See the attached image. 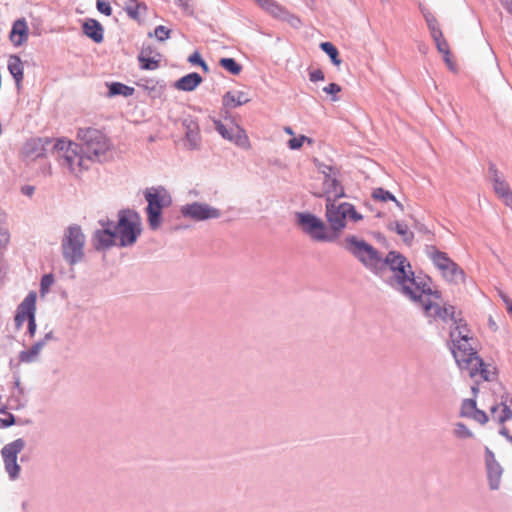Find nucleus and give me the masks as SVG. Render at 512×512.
Returning <instances> with one entry per match:
<instances>
[{
	"label": "nucleus",
	"mask_w": 512,
	"mask_h": 512,
	"mask_svg": "<svg viewBox=\"0 0 512 512\" xmlns=\"http://www.w3.org/2000/svg\"><path fill=\"white\" fill-rule=\"evenodd\" d=\"M385 268H389L393 273L400 291L412 301L418 302L426 316L436 315L446 318L447 315H451L453 309L451 307L440 309V293L433 291L420 278L415 277L410 263L404 256L394 251L389 252L383 258L381 271Z\"/></svg>",
	"instance_id": "obj_1"
},
{
	"label": "nucleus",
	"mask_w": 512,
	"mask_h": 512,
	"mask_svg": "<svg viewBox=\"0 0 512 512\" xmlns=\"http://www.w3.org/2000/svg\"><path fill=\"white\" fill-rule=\"evenodd\" d=\"M57 159L62 168L67 169L72 175L80 176L89 169L90 160L87 155L79 151L78 144L67 139H58L54 145Z\"/></svg>",
	"instance_id": "obj_2"
},
{
	"label": "nucleus",
	"mask_w": 512,
	"mask_h": 512,
	"mask_svg": "<svg viewBox=\"0 0 512 512\" xmlns=\"http://www.w3.org/2000/svg\"><path fill=\"white\" fill-rule=\"evenodd\" d=\"M471 340H454L452 341V353L462 370H466L470 377L480 376L484 380H488V372L484 368L482 359L477 355L470 343Z\"/></svg>",
	"instance_id": "obj_3"
},
{
	"label": "nucleus",
	"mask_w": 512,
	"mask_h": 512,
	"mask_svg": "<svg viewBox=\"0 0 512 512\" xmlns=\"http://www.w3.org/2000/svg\"><path fill=\"white\" fill-rule=\"evenodd\" d=\"M77 139L80 141L85 154L90 161H100L111 149L109 138L96 128H79Z\"/></svg>",
	"instance_id": "obj_4"
},
{
	"label": "nucleus",
	"mask_w": 512,
	"mask_h": 512,
	"mask_svg": "<svg viewBox=\"0 0 512 512\" xmlns=\"http://www.w3.org/2000/svg\"><path fill=\"white\" fill-rule=\"evenodd\" d=\"M345 247L367 268L373 270L376 273L381 272V264L383 263V258L372 245L368 244L364 240L358 239L355 236H351L345 239Z\"/></svg>",
	"instance_id": "obj_5"
},
{
	"label": "nucleus",
	"mask_w": 512,
	"mask_h": 512,
	"mask_svg": "<svg viewBox=\"0 0 512 512\" xmlns=\"http://www.w3.org/2000/svg\"><path fill=\"white\" fill-rule=\"evenodd\" d=\"M85 235L78 225L69 226L62 238L61 247L64 259L71 265L84 257Z\"/></svg>",
	"instance_id": "obj_6"
},
{
	"label": "nucleus",
	"mask_w": 512,
	"mask_h": 512,
	"mask_svg": "<svg viewBox=\"0 0 512 512\" xmlns=\"http://www.w3.org/2000/svg\"><path fill=\"white\" fill-rule=\"evenodd\" d=\"M148 206L146 208L148 223L152 229L159 228L161 224L162 209L171 205V197L163 187H151L144 192Z\"/></svg>",
	"instance_id": "obj_7"
},
{
	"label": "nucleus",
	"mask_w": 512,
	"mask_h": 512,
	"mask_svg": "<svg viewBox=\"0 0 512 512\" xmlns=\"http://www.w3.org/2000/svg\"><path fill=\"white\" fill-rule=\"evenodd\" d=\"M114 231L120 246L134 244L141 233L140 216L130 210L120 212L118 225Z\"/></svg>",
	"instance_id": "obj_8"
},
{
	"label": "nucleus",
	"mask_w": 512,
	"mask_h": 512,
	"mask_svg": "<svg viewBox=\"0 0 512 512\" xmlns=\"http://www.w3.org/2000/svg\"><path fill=\"white\" fill-rule=\"evenodd\" d=\"M326 218L332 230L341 231L346 226L347 218L357 221L361 216L350 203H326Z\"/></svg>",
	"instance_id": "obj_9"
},
{
	"label": "nucleus",
	"mask_w": 512,
	"mask_h": 512,
	"mask_svg": "<svg viewBox=\"0 0 512 512\" xmlns=\"http://www.w3.org/2000/svg\"><path fill=\"white\" fill-rule=\"evenodd\" d=\"M297 222L302 230L316 241H332L323 221L310 213H298Z\"/></svg>",
	"instance_id": "obj_10"
},
{
	"label": "nucleus",
	"mask_w": 512,
	"mask_h": 512,
	"mask_svg": "<svg viewBox=\"0 0 512 512\" xmlns=\"http://www.w3.org/2000/svg\"><path fill=\"white\" fill-rule=\"evenodd\" d=\"M488 178L492 183L494 193L507 207L512 209V190L503 173L497 166L490 162L488 166Z\"/></svg>",
	"instance_id": "obj_11"
},
{
	"label": "nucleus",
	"mask_w": 512,
	"mask_h": 512,
	"mask_svg": "<svg viewBox=\"0 0 512 512\" xmlns=\"http://www.w3.org/2000/svg\"><path fill=\"white\" fill-rule=\"evenodd\" d=\"M216 131L226 140L233 142L235 145L242 149H250L251 143L245 130L235 124L225 125L220 120H214Z\"/></svg>",
	"instance_id": "obj_12"
},
{
	"label": "nucleus",
	"mask_w": 512,
	"mask_h": 512,
	"mask_svg": "<svg viewBox=\"0 0 512 512\" xmlns=\"http://www.w3.org/2000/svg\"><path fill=\"white\" fill-rule=\"evenodd\" d=\"M25 441L21 438L6 444L1 450L5 469L11 479L17 478L20 472V466L17 463L18 454L24 449Z\"/></svg>",
	"instance_id": "obj_13"
},
{
	"label": "nucleus",
	"mask_w": 512,
	"mask_h": 512,
	"mask_svg": "<svg viewBox=\"0 0 512 512\" xmlns=\"http://www.w3.org/2000/svg\"><path fill=\"white\" fill-rule=\"evenodd\" d=\"M434 265L441 271L444 278L450 282H463L465 275L459 266L453 262L445 253L435 252L432 255Z\"/></svg>",
	"instance_id": "obj_14"
},
{
	"label": "nucleus",
	"mask_w": 512,
	"mask_h": 512,
	"mask_svg": "<svg viewBox=\"0 0 512 512\" xmlns=\"http://www.w3.org/2000/svg\"><path fill=\"white\" fill-rule=\"evenodd\" d=\"M181 213L184 217L191 218L195 221H204L207 219H215L221 216V212L205 203L194 202L181 207Z\"/></svg>",
	"instance_id": "obj_15"
},
{
	"label": "nucleus",
	"mask_w": 512,
	"mask_h": 512,
	"mask_svg": "<svg viewBox=\"0 0 512 512\" xmlns=\"http://www.w3.org/2000/svg\"><path fill=\"white\" fill-rule=\"evenodd\" d=\"M445 307H451L453 309V312L451 313V315H447L446 318H442V317L436 316V315H431L430 317L438 318V319H441L442 321H448V320L453 321L454 327L450 331L451 341L464 340V339L471 340L472 337L470 336V330L467 327V324L462 319L456 318L454 306L446 304V303H442V299L440 298V309L442 310Z\"/></svg>",
	"instance_id": "obj_16"
},
{
	"label": "nucleus",
	"mask_w": 512,
	"mask_h": 512,
	"mask_svg": "<svg viewBox=\"0 0 512 512\" xmlns=\"http://www.w3.org/2000/svg\"><path fill=\"white\" fill-rule=\"evenodd\" d=\"M322 184V189L313 193L315 196H325L327 203H335L336 199L344 197V188L336 178L324 175Z\"/></svg>",
	"instance_id": "obj_17"
},
{
	"label": "nucleus",
	"mask_w": 512,
	"mask_h": 512,
	"mask_svg": "<svg viewBox=\"0 0 512 512\" xmlns=\"http://www.w3.org/2000/svg\"><path fill=\"white\" fill-rule=\"evenodd\" d=\"M36 298L35 292H30L17 308L15 315V326L20 329L26 321L35 316L36 312Z\"/></svg>",
	"instance_id": "obj_18"
},
{
	"label": "nucleus",
	"mask_w": 512,
	"mask_h": 512,
	"mask_svg": "<svg viewBox=\"0 0 512 512\" xmlns=\"http://www.w3.org/2000/svg\"><path fill=\"white\" fill-rule=\"evenodd\" d=\"M29 37V28L24 18L18 19L13 23L12 29L9 34L10 41L15 46H21L27 42Z\"/></svg>",
	"instance_id": "obj_19"
},
{
	"label": "nucleus",
	"mask_w": 512,
	"mask_h": 512,
	"mask_svg": "<svg viewBox=\"0 0 512 512\" xmlns=\"http://www.w3.org/2000/svg\"><path fill=\"white\" fill-rule=\"evenodd\" d=\"M185 129V138L191 149L199 147L201 142L200 129L197 121L185 119L183 122Z\"/></svg>",
	"instance_id": "obj_20"
},
{
	"label": "nucleus",
	"mask_w": 512,
	"mask_h": 512,
	"mask_svg": "<svg viewBox=\"0 0 512 512\" xmlns=\"http://www.w3.org/2000/svg\"><path fill=\"white\" fill-rule=\"evenodd\" d=\"M262 7L273 17L286 20L294 26H296L300 22L297 17L290 15L287 11H285L281 6H279L276 2L272 0L264 1Z\"/></svg>",
	"instance_id": "obj_21"
},
{
	"label": "nucleus",
	"mask_w": 512,
	"mask_h": 512,
	"mask_svg": "<svg viewBox=\"0 0 512 512\" xmlns=\"http://www.w3.org/2000/svg\"><path fill=\"white\" fill-rule=\"evenodd\" d=\"M250 101V97L247 92L234 90L228 91L224 94L222 103L226 108L233 109Z\"/></svg>",
	"instance_id": "obj_22"
},
{
	"label": "nucleus",
	"mask_w": 512,
	"mask_h": 512,
	"mask_svg": "<svg viewBox=\"0 0 512 512\" xmlns=\"http://www.w3.org/2000/svg\"><path fill=\"white\" fill-rule=\"evenodd\" d=\"M96 249H103L116 244L117 237L112 228L105 227L103 230H98L94 236Z\"/></svg>",
	"instance_id": "obj_23"
},
{
	"label": "nucleus",
	"mask_w": 512,
	"mask_h": 512,
	"mask_svg": "<svg viewBox=\"0 0 512 512\" xmlns=\"http://www.w3.org/2000/svg\"><path fill=\"white\" fill-rule=\"evenodd\" d=\"M202 82V77L198 73H190L187 74L180 79H178L174 87L181 91H193L195 90Z\"/></svg>",
	"instance_id": "obj_24"
},
{
	"label": "nucleus",
	"mask_w": 512,
	"mask_h": 512,
	"mask_svg": "<svg viewBox=\"0 0 512 512\" xmlns=\"http://www.w3.org/2000/svg\"><path fill=\"white\" fill-rule=\"evenodd\" d=\"M8 70L14 78L17 88H20L24 78V66L19 56L12 55L9 57Z\"/></svg>",
	"instance_id": "obj_25"
},
{
	"label": "nucleus",
	"mask_w": 512,
	"mask_h": 512,
	"mask_svg": "<svg viewBox=\"0 0 512 512\" xmlns=\"http://www.w3.org/2000/svg\"><path fill=\"white\" fill-rule=\"evenodd\" d=\"M83 31L94 42L100 43L103 41V27L98 21L94 19L86 21L83 25Z\"/></svg>",
	"instance_id": "obj_26"
},
{
	"label": "nucleus",
	"mask_w": 512,
	"mask_h": 512,
	"mask_svg": "<svg viewBox=\"0 0 512 512\" xmlns=\"http://www.w3.org/2000/svg\"><path fill=\"white\" fill-rule=\"evenodd\" d=\"M490 412L492 419L498 423H504L505 421L512 418V410L505 402L493 405L490 409Z\"/></svg>",
	"instance_id": "obj_27"
},
{
	"label": "nucleus",
	"mask_w": 512,
	"mask_h": 512,
	"mask_svg": "<svg viewBox=\"0 0 512 512\" xmlns=\"http://www.w3.org/2000/svg\"><path fill=\"white\" fill-rule=\"evenodd\" d=\"M44 345L45 341H39L36 344H34L29 350L21 351L19 354L20 362L32 363L36 361Z\"/></svg>",
	"instance_id": "obj_28"
},
{
	"label": "nucleus",
	"mask_w": 512,
	"mask_h": 512,
	"mask_svg": "<svg viewBox=\"0 0 512 512\" xmlns=\"http://www.w3.org/2000/svg\"><path fill=\"white\" fill-rule=\"evenodd\" d=\"M146 10V5L144 3H139L137 0H127L125 4L126 13L134 20H139Z\"/></svg>",
	"instance_id": "obj_29"
},
{
	"label": "nucleus",
	"mask_w": 512,
	"mask_h": 512,
	"mask_svg": "<svg viewBox=\"0 0 512 512\" xmlns=\"http://www.w3.org/2000/svg\"><path fill=\"white\" fill-rule=\"evenodd\" d=\"M138 61L140 63V68L143 70H156L159 68V60L149 57L145 50H142L138 55Z\"/></svg>",
	"instance_id": "obj_30"
},
{
	"label": "nucleus",
	"mask_w": 512,
	"mask_h": 512,
	"mask_svg": "<svg viewBox=\"0 0 512 512\" xmlns=\"http://www.w3.org/2000/svg\"><path fill=\"white\" fill-rule=\"evenodd\" d=\"M320 48L330 57L334 65L339 66L342 63V60L339 57V52L332 43L322 42L320 44Z\"/></svg>",
	"instance_id": "obj_31"
},
{
	"label": "nucleus",
	"mask_w": 512,
	"mask_h": 512,
	"mask_svg": "<svg viewBox=\"0 0 512 512\" xmlns=\"http://www.w3.org/2000/svg\"><path fill=\"white\" fill-rule=\"evenodd\" d=\"M109 93L111 95H123L127 97L133 95L134 88L119 82H115L109 86Z\"/></svg>",
	"instance_id": "obj_32"
},
{
	"label": "nucleus",
	"mask_w": 512,
	"mask_h": 512,
	"mask_svg": "<svg viewBox=\"0 0 512 512\" xmlns=\"http://www.w3.org/2000/svg\"><path fill=\"white\" fill-rule=\"evenodd\" d=\"M219 64L222 68L233 75L240 74L242 70V66L238 64L233 58H222L220 59Z\"/></svg>",
	"instance_id": "obj_33"
},
{
	"label": "nucleus",
	"mask_w": 512,
	"mask_h": 512,
	"mask_svg": "<svg viewBox=\"0 0 512 512\" xmlns=\"http://www.w3.org/2000/svg\"><path fill=\"white\" fill-rule=\"evenodd\" d=\"M0 427L7 428L15 424V417L12 413L7 412L5 408H0Z\"/></svg>",
	"instance_id": "obj_34"
},
{
	"label": "nucleus",
	"mask_w": 512,
	"mask_h": 512,
	"mask_svg": "<svg viewBox=\"0 0 512 512\" xmlns=\"http://www.w3.org/2000/svg\"><path fill=\"white\" fill-rule=\"evenodd\" d=\"M435 44H436V47L438 49V51L443 55V54H448L450 52V48H449V44L448 42L446 41V39L444 38L443 36V33H440V36H432Z\"/></svg>",
	"instance_id": "obj_35"
},
{
	"label": "nucleus",
	"mask_w": 512,
	"mask_h": 512,
	"mask_svg": "<svg viewBox=\"0 0 512 512\" xmlns=\"http://www.w3.org/2000/svg\"><path fill=\"white\" fill-rule=\"evenodd\" d=\"M477 409L476 402L473 399L464 400L461 407V416L470 417Z\"/></svg>",
	"instance_id": "obj_36"
},
{
	"label": "nucleus",
	"mask_w": 512,
	"mask_h": 512,
	"mask_svg": "<svg viewBox=\"0 0 512 512\" xmlns=\"http://www.w3.org/2000/svg\"><path fill=\"white\" fill-rule=\"evenodd\" d=\"M372 196L374 199L382 202H386L388 200L396 201L395 197L389 191H386L383 188L375 189Z\"/></svg>",
	"instance_id": "obj_37"
},
{
	"label": "nucleus",
	"mask_w": 512,
	"mask_h": 512,
	"mask_svg": "<svg viewBox=\"0 0 512 512\" xmlns=\"http://www.w3.org/2000/svg\"><path fill=\"white\" fill-rule=\"evenodd\" d=\"M426 22L429 27L431 36H440V33H442L437 19L433 15L426 16Z\"/></svg>",
	"instance_id": "obj_38"
},
{
	"label": "nucleus",
	"mask_w": 512,
	"mask_h": 512,
	"mask_svg": "<svg viewBox=\"0 0 512 512\" xmlns=\"http://www.w3.org/2000/svg\"><path fill=\"white\" fill-rule=\"evenodd\" d=\"M171 30L168 29L166 26L159 25L154 30V36L159 41H164L170 37Z\"/></svg>",
	"instance_id": "obj_39"
},
{
	"label": "nucleus",
	"mask_w": 512,
	"mask_h": 512,
	"mask_svg": "<svg viewBox=\"0 0 512 512\" xmlns=\"http://www.w3.org/2000/svg\"><path fill=\"white\" fill-rule=\"evenodd\" d=\"M188 61L192 64L201 66L205 72L208 71V66L202 59L199 52H194L192 55H190Z\"/></svg>",
	"instance_id": "obj_40"
},
{
	"label": "nucleus",
	"mask_w": 512,
	"mask_h": 512,
	"mask_svg": "<svg viewBox=\"0 0 512 512\" xmlns=\"http://www.w3.org/2000/svg\"><path fill=\"white\" fill-rule=\"evenodd\" d=\"M341 90H342V88H341L338 84H336V83H330V84H328L327 86H325V87L323 88V91H324L325 93L330 94V95H332V96H333V97H332V100H333V101H336V100H337L336 95H337L338 93H340V92H341Z\"/></svg>",
	"instance_id": "obj_41"
},
{
	"label": "nucleus",
	"mask_w": 512,
	"mask_h": 512,
	"mask_svg": "<svg viewBox=\"0 0 512 512\" xmlns=\"http://www.w3.org/2000/svg\"><path fill=\"white\" fill-rule=\"evenodd\" d=\"M97 9L100 13L110 16L112 14V9L110 3L106 0H97L96 3Z\"/></svg>",
	"instance_id": "obj_42"
},
{
	"label": "nucleus",
	"mask_w": 512,
	"mask_h": 512,
	"mask_svg": "<svg viewBox=\"0 0 512 512\" xmlns=\"http://www.w3.org/2000/svg\"><path fill=\"white\" fill-rule=\"evenodd\" d=\"M455 434L459 438H469V437H472L471 431L462 423L456 424Z\"/></svg>",
	"instance_id": "obj_43"
},
{
	"label": "nucleus",
	"mask_w": 512,
	"mask_h": 512,
	"mask_svg": "<svg viewBox=\"0 0 512 512\" xmlns=\"http://www.w3.org/2000/svg\"><path fill=\"white\" fill-rule=\"evenodd\" d=\"M395 231L403 236L405 240H407L409 237H412V233L409 231L408 226L403 223H395Z\"/></svg>",
	"instance_id": "obj_44"
},
{
	"label": "nucleus",
	"mask_w": 512,
	"mask_h": 512,
	"mask_svg": "<svg viewBox=\"0 0 512 512\" xmlns=\"http://www.w3.org/2000/svg\"><path fill=\"white\" fill-rule=\"evenodd\" d=\"M310 141L306 136L304 135H301L299 137H296V138H292L289 140L288 142V145L291 149H299L302 147L304 141Z\"/></svg>",
	"instance_id": "obj_45"
},
{
	"label": "nucleus",
	"mask_w": 512,
	"mask_h": 512,
	"mask_svg": "<svg viewBox=\"0 0 512 512\" xmlns=\"http://www.w3.org/2000/svg\"><path fill=\"white\" fill-rule=\"evenodd\" d=\"M470 418L474 419L480 424H485L488 422L487 414L480 409H476L475 412L471 414Z\"/></svg>",
	"instance_id": "obj_46"
},
{
	"label": "nucleus",
	"mask_w": 512,
	"mask_h": 512,
	"mask_svg": "<svg viewBox=\"0 0 512 512\" xmlns=\"http://www.w3.org/2000/svg\"><path fill=\"white\" fill-rule=\"evenodd\" d=\"M53 277L50 274L44 275L41 279V292L45 293L48 291L50 286L53 284Z\"/></svg>",
	"instance_id": "obj_47"
},
{
	"label": "nucleus",
	"mask_w": 512,
	"mask_h": 512,
	"mask_svg": "<svg viewBox=\"0 0 512 512\" xmlns=\"http://www.w3.org/2000/svg\"><path fill=\"white\" fill-rule=\"evenodd\" d=\"M500 472L498 469L490 471V486L492 489H497L499 485Z\"/></svg>",
	"instance_id": "obj_48"
},
{
	"label": "nucleus",
	"mask_w": 512,
	"mask_h": 512,
	"mask_svg": "<svg viewBox=\"0 0 512 512\" xmlns=\"http://www.w3.org/2000/svg\"><path fill=\"white\" fill-rule=\"evenodd\" d=\"M309 79L312 82L323 81L325 79L324 73L320 69H315L309 73Z\"/></svg>",
	"instance_id": "obj_49"
},
{
	"label": "nucleus",
	"mask_w": 512,
	"mask_h": 512,
	"mask_svg": "<svg viewBox=\"0 0 512 512\" xmlns=\"http://www.w3.org/2000/svg\"><path fill=\"white\" fill-rule=\"evenodd\" d=\"M28 332L31 337H33L35 335V332H36L35 316L31 317V319L28 321Z\"/></svg>",
	"instance_id": "obj_50"
},
{
	"label": "nucleus",
	"mask_w": 512,
	"mask_h": 512,
	"mask_svg": "<svg viewBox=\"0 0 512 512\" xmlns=\"http://www.w3.org/2000/svg\"><path fill=\"white\" fill-rule=\"evenodd\" d=\"M443 59L451 70L455 69V64L451 59V52H449L448 54H443Z\"/></svg>",
	"instance_id": "obj_51"
},
{
	"label": "nucleus",
	"mask_w": 512,
	"mask_h": 512,
	"mask_svg": "<svg viewBox=\"0 0 512 512\" xmlns=\"http://www.w3.org/2000/svg\"><path fill=\"white\" fill-rule=\"evenodd\" d=\"M499 295H500L501 299L503 300V302L505 303L506 308L508 309L510 307V304H512V300L503 292H500Z\"/></svg>",
	"instance_id": "obj_52"
},
{
	"label": "nucleus",
	"mask_w": 512,
	"mask_h": 512,
	"mask_svg": "<svg viewBox=\"0 0 512 512\" xmlns=\"http://www.w3.org/2000/svg\"><path fill=\"white\" fill-rule=\"evenodd\" d=\"M22 190L25 194L31 196L33 194L34 188L31 186H27V187H24Z\"/></svg>",
	"instance_id": "obj_53"
},
{
	"label": "nucleus",
	"mask_w": 512,
	"mask_h": 512,
	"mask_svg": "<svg viewBox=\"0 0 512 512\" xmlns=\"http://www.w3.org/2000/svg\"><path fill=\"white\" fill-rule=\"evenodd\" d=\"M284 131H285L287 134H289V135H293V134H294V132H293V130L291 129V127H285V128H284Z\"/></svg>",
	"instance_id": "obj_54"
},
{
	"label": "nucleus",
	"mask_w": 512,
	"mask_h": 512,
	"mask_svg": "<svg viewBox=\"0 0 512 512\" xmlns=\"http://www.w3.org/2000/svg\"><path fill=\"white\" fill-rule=\"evenodd\" d=\"M187 0H177V2L179 3V5L181 6H185L187 3H186Z\"/></svg>",
	"instance_id": "obj_55"
},
{
	"label": "nucleus",
	"mask_w": 512,
	"mask_h": 512,
	"mask_svg": "<svg viewBox=\"0 0 512 512\" xmlns=\"http://www.w3.org/2000/svg\"><path fill=\"white\" fill-rule=\"evenodd\" d=\"M507 310L512 315V304H510V307Z\"/></svg>",
	"instance_id": "obj_56"
},
{
	"label": "nucleus",
	"mask_w": 512,
	"mask_h": 512,
	"mask_svg": "<svg viewBox=\"0 0 512 512\" xmlns=\"http://www.w3.org/2000/svg\"><path fill=\"white\" fill-rule=\"evenodd\" d=\"M472 390H473L474 393L477 392V388L476 387H472Z\"/></svg>",
	"instance_id": "obj_57"
}]
</instances>
